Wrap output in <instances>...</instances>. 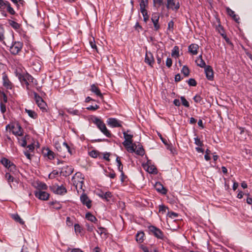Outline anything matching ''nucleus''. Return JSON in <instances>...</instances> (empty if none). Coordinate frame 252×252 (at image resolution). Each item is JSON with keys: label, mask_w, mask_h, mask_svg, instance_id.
Listing matches in <instances>:
<instances>
[{"label": "nucleus", "mask_w": 252, "mask_h": 252, "mask_svg": "<svg viewBox=\"0 0 252 252\" xmlns=\"http://www.w3.org/2000/svg\"><path fill=\"white\" fill-rule=\"evenodd\" d=\"M149 229L157 238L162 239L163 238V234L162 232L157 227L151 225L149 227Z\"/></svg>", "instance_id": "8"}, {"label": "nucleus", "mask_w": 252, "mask_h": 252, "mask_svg": "<svg viewBox=\"0 0 252 252\" xmlns=\"http://www.w3.org/2000/svg\"><path fill=\"white\" fill-rule=\"evenodd\" d=\"M97 232L102 238H106L107 237V230L105 228L98 226Z\"/></svg>", "instance_id": "20"}, {"label": "nucleus", "mask_w": 252, "mask_h": 252, "mask_svg": "<svg viewBox=\"0 0 252 252\" xmlns=\"http://www.w3.org/2000/svg\"><path fill=\"white\" fill-rule=\"evenodd\" d=\"M47 189V186L44 183L38 182L37 183V190H46Z\"/></svg>", "instance_id": "26"}, {"label": "nucleus", "mask_w": 252, "mask_h": 252, "mask_svg": "<svg viewBox=\"0 0 252 252\" xmlns=\"http://www.w3.org/2000/svg\"><path fill=\"white\" fill-rule=\"evenodd\" d=\"M47 153H45V155L48 157L49 159H53L54 158L55 154L52 151L47 149Z\"/></svg>", "instance_id": "34"}, {"label": "nucleus", "mask_w": 252, "mask_h": 252, "mask_svg": "<svg viewBox=\"0 0 252 252\" xmlns=\"http://www.w3.org/2000/svg\"><path fill=\"white\" fill-rule=\"evenodd\" d=\"M52 191L57 194L63 195L67 192L66 188L63 185L62 186H53L51 188Z\"/></svg>", "instance_id": "10"}, {"label": "nucleus", "mask_w": 252, "mask_h": 252, "mask_svg": "<svg viewBox=\"0 0 252 252\" xmlns=\"http://www.w3.org/2000/svg\"><path fill=\"white\" fill-rule=\"evenodd\" d=\"M181 71L185 76H188L189 75V68L187 66L184 65Z\"/></svg>", "instance_id": "42"}, {"label": "nucleus", "mask_w": 252, "mask_h": 252, "mask_svg": "<svg viewBox=\"0 0 252 252\" xmlns=\"http://www.w3.org/2000/svg\"><path fill=\"white\" fill-rule=\"evenodd\" d=\"M181 99L182 101V104L184 106H185L187 107H189V102L186 100V99L185 98V97L182 96L181 97Z\"/></svg>", "instance_id": "50"}, {"label": "nucleus", "mask_w": 252, "mask_h": 252, "mask_svg": "<svg viewBox=\"0 0 252 252\" xmlns=\"http://www.w3.org/2000/svg\"><path fill=\"white\" fill-rule=\"evenodd\" d=\"M25 111L32 118L36 119L37 118V114L34 111L25 109Z\"/></svg>", "instance_id": "29"}, {"label": "nucleus", "mask_w": 252, "mask_h": 252, "mask_svg": "<svg viewBox=\"0 0 252 252\" xmlns=\"http://www.w3.org/2000/svg\"><path fill=\"white\" fill-rule=\"evenodd\" d=\"M12 217L16 221L18 222L21 224L23 225L24 224V221L17 214H13Z\"/></svg>", "instance_id": "27"}, {"label": "nucleus", "mask_w": 252, "mask_h": 252, "mask_svg": "<svg viewBox=\"0 0 252 252\" xmlns=\"http://www.w3.org/2000/svg\"><path fill=\"white\" fill-rule=\"evenodd\" d=\"M199 46L195 43L190 44L188 48L189 52L193 55H196L198 53Z\"/></svg>", "instance_id": "18"}, {"label": "nucleus", "mask_w": 252, "mask_h": 252, "mask_svg": "<svg viewBox=\"0 0 252 252\" xmlns=\"http://www.w3.org/2000/svg\"><path fill=\"white\" fill-rule=\"evenodd\" d=\"M84 177L80 172H77L72 178L73 185L75 187L77 192H79V189L82 190L84 192L85 189H83L84 185Z\"/></svg>", "instance_id": "1"}, {"label": "nucleus", "mask_w": 252, "mask_h": 252, "mask_svg": "<svg viewBox=\"0 0 252 252\" xmlns=\"http://www.w3.org/2000/svg\"><path fill=\"white\" fill-rule=\"evenodd\" d=\"M3 138H4V140L6 144L9 143L11 145H12L13 144V141L9 136L7 135H4Z\"/></svg>", "instance_id": "45"}, {"label": "nucleus", "mask_w": 252, "mask_h": 252, "mask_svg": "<svg viewBox=\"0 0 252 252\" xmlns=\"http://www.w3.org/2000/svg\"><path fill=\"white\" fill-rule=\"evenodd\" d=\"M148 0H141L140 2V11L145 10L146 7L148 5Z\"/></svg>", "instance_id": "30"}, {"label": "nucleus", "mask_w": 252, "mask_h": 252, "mask_svg": "<svg viewBox=\"0 0 252 252\" xmlns=\"http://www.w3.org/2000/svg\"><path fill=\"white\" fill-rule=\"evenodd\" d=\"M0 106V111H1V113H4L6 111L5 105L2 102H1Z\"/></svg>", "instance_id": "63"}, {"label": "nucleus", "mask_w": 252, "mask_h": 252, "mask_svg": "<svg viewBox=\"0 0 252 252\" xmlns=\"http://www.w3.org/2000/svg\"><path fill=\"white\" fill-rule=\"evenodd\" d=\"M171 55L175 57H178L179 56V50L178 46H175L174 47L172 50Z\"/></svg>", "instance_id": "31"}, {"label": "nucleus", "mask_w": 252, "mask_h": 252, "mask_svg": "<svg viewBox=\"0 0 252 252\" xmlns=\"http://www.w3.org/2000/svg\"><path fill=\"white\" fill-rule=\"evenodd\" d=\"M86 218L89 221L96 223L97 220L95 217L91 213L88 212L86 214Z\"/></svg>", "instance_id": "23"}, {"label": "nucleus", "mask_w": 252, "mask_h": 252, "mask_svg": "<svg viewBox=\"0 0 252 252\" xmlns=\"http://www.w3.org/2000/svg\"><path fill=\"white\" fill-rule=\"evenodd\" d=\"M127 150L128 152L130 153H134L135 151V149L137 148L136 145L135 143L131 144L130 145H128L126 146H124Z\"/></svg>", "instance_id": "25"}, {"label": "nucleus", "mask_w": 252, "mask_h": 252, "mask_svg": "<svg viewBox=\"0 0 252 252\" xmlns=\"http://www.w3.org/2000/svg\"><path fill=\"white\" fill-rule=\"evenodd\" d=\"M129 132H130V130H127L126 131L125 130H123V131L124 137L125 138V141L123 142V145H124V146H126L128 145L132 144V138L133 137V134H128V133Z\"/></svg>", "instance_id": "7"}, {"label": "nucleus", "mask_w": 252, "mask_h": 252, "mask_svg": "<svg viewBox=\"0 0 252 252\" xmlns=\"http://www.w3.org/2000/svg\"><path fill=\"white\" fill-rule=\"evenodd\" d=\"M74 230L76 234L80 233L82 232V228L79 224H74Z\"/></svg>", "instance_id": "44"}, {"label": "nucleus", "mask_w": 252, "mask_h": 252, "mask_svg": "<svg viewBox=\"0 0 252 252\" xmlns=\"http://www.w3.org/2000/svg\"><path fill=\"white\" fill-rule=\"evenodd\" d=\"M144 233L143 231H139L136 235V241L139 243H141L144 241Z\"/></svg>", "instance_id": "22"}, {"label": "nucleus", "mask_w": 252, "mask_h": 252, "mask_svg": "<svg viewBox=\"0 0 252 252\" xmlns=\"http://www.w3.org/2000/svg\"><path fill=\"white\" fill-rule=\"evenodd\" d=\"M67 112L73 115H79V111L77 109H73V108H69L67 110Z\"/></svg>", "instance_id": "38"}, {"label": "nucleus", "mask_w": 252, "mask_h": 252, "mask_svg": "<svg viewBox=\"0 0 252 252\" xmlns=\"http://www.w3.org/2000/svg\"><path fill=\"white\" fill-rule=\"evenodd\" d=\"M159 16L157 13H154L152 14L151 20L153 21H159Z\"/></svg>", "instance_id": "52"}, {"label": "nucleus", "mask_w": 252, "mask_h": 252, "mask_svg": "<svg viewBox=\"0 0 252 252\" xmlns=\"http://www.w3.org/2000/svg\"><path fill=\"white\" fill-rule=\"evenodd\" d=\"M193 100L196 103H200L202 100V98L200 95H196L194 96Z\"/></svg>", "instance_id": "59"}, {"label": "nucleus", "mask_w": 252, "mask_h": 252, "mask_svg": "<svg viewBox=\"0 0 252 252\" xmlns=\"http://www.w3.org/2000/svg\"><path fill=\"white\" fill-rule=\"evenodd\" d=\"M25 73L26 75L27 80L28 82V83L29 82L34 83V79L33 78V77L32 75H31L30 74L28 73L27 72H26Z\"/></svg>", "instance_id": "47"}, {"label": "nucleus", "mask_w": 252, "mask_h": 252, "mask_svg": "<svg viewBox=\"0 0 252 252\" xmlns=\"http://www.w3.org/2000/svg\"><path fill=\"white\" fill-rule=\"evenodd\" d=\"M205 73L207 78L209 80H213L214 78V72L212 67L207 65L205 67Z\"/></svg>", "instance_id": "15"}, {"label": "nucleus", "mask_w": 252, "mask_h": 252, "mask_svg": "<svg viewBox=\"0 0 252 252\" xmlns=\"http://www.w3.org/2000/svg\"><path fill=\"white\" fill-rule=\"evenodd\" d=\"M195 62L197 65L200 66V67L205 68L206 66L205 62L202 59V57L201 55L199 56V57L196 60Z\"/></svg>", "instance_id": "21"}, {"label": "nucleus", "mask_w": 252, "mask_h": 252, "mask_svg": "<svg viewBox=\"0 0 252 252\" xmlns=\"http://www.w3.org/2000/svg\"><path fill=\"white\" fill-rule=\"evenodd\" d=\"M194 143L196 145H197L199 147H202L203 146L202 141H201L200 140V139L198 137L194 138Z\"/></svg>", "instance_id": "48"}, {"label": "nucleus", "mask_w": 252, "mask_h": 252, "mask_svg": "<svg viewBox=\"0 0 252 252\" xmlns=\"http://www.w3.org/2000/svg\"><path fill=\"white\" fill-rule=\"evenodd\" d=\"M167 209L168 208L164 205H160L159 206V212H161L162 214H163L165 213Z\"/></svg>", "instance_id": "55"}, {"label": "nucleus", "mask_w": 252, "mask_h": 252, "mask_svg": "<svg viewBox=\"0 0 252 252\" xmlns=\"http://www.w3.org/2000/svg\"><path fill=\"white\" fill-rule=\"evenodd\" d=\"M152 22L154 24L155 31H158L160 28V25L158 24V21H153Z\"/></svg>", "instance_id": "53"}, {"label": "nucleus", "mask_w": 252, "mask_h": 252, "mask_svg": "<svg viewBox=\"0 0 252 252\" xmlns=\"http://www.w3.org/2000/svg\"><path fill=\"white\" fill-rule=\"evenodd\" d=\"M188 84L190 86H196L197 83L195 79L190 78L188 80Z\"/></svg>", "instance_id": "51"}, {"label": "nucleus", "mask_w": 252, "mask_h": 252, "mask_svg": "<svg viewBox=\"0 0 252 252\" xmlns=\"http://www.w3.org/2000/svg\"><path fill=\"white\" fill-rule=\"evenodd\" d=\"M67 170L65 171L66 174L65 175H69L73 172V169L71 167L67 166L66 167Z\"/></svg>", "instance_id": "60"}, {"label": "nucleus", "mask_w": 252, "mask_h": 252, "mask_svg": "<svg viewBox=\"0 0 252 252\" xmlns=\"http://www.w3.org/2000/svg\"><path fill=\"white\" fill-rule=\"evenodd\" d=\"M145 62L148 64L150 66H153L155 61L153 54L151 52H148L147 51H146L145 58Z\"/></svg>", "instance_id": "14"}, {"label": "nucleus", "mask_w": 252, "mask_h": 252, "mask_svg": "<svg viewBox=\"0 0 252 252\" xmlns=\"http://www.w3.org/2000/svg\"><path fill=\"white\" fill-rule=\"evenodd\" d=\"M93 122L106 136L107 137L111 136V133L107 129L105 124L100 119L95 117L93 119Z\"/></svg>", "instance_id": "2"}, {"label": "nucleus", "mask_w": 252, "mask_h": 252, "mask_svg": "<svg viewBox=\"0 0 252 252\" xmlns=\"http://www.w3.org/2000/svg\"><path fill=\"white\" fill-rule=\"evenodd\" d=\"M10 130L12 131V133L15 135H22V128L18 124L16 125V126H11L10 127Z\"/></svg>", "instance_id": "16"}, {"label": "nucleus", "mask_w": 252, "mask_h": 252, "mask_svg": "<svg viewBox=\"0 0 252 252\" xmlns=\"http://www.w3.org/2000/svg\"><path fill=\"white\" fill-rule=\"evenodd\" d=\"M4 40V35H3V29L2 28L0 27V41H3V43L6 45V43L3 41Z\"/></svg>", "instance_id": "54"}, {"label": "nucleus", "mask_w": 252, "mask_h": 252, "mask_svg": "<svg viewBox=\"0 0 252 252\" xmlns=\"http://www.w3.org/2000/svg\"><path fill=\"white\" fill-rule=\"evenodd\" d=\"M5 178L9 183L11 182H13L14 181V177L12 175L8 172H6L5 174Z\"/></svg>", "instance_id": "41"}, {"label": "nucleus", "mask_w": 252, "mask_h": 252, "mask_svg": "<svg viewBox=\"0 0 252 252\" xmlns=\"http://www.w3.org/2000/svg\"><path fill=\"white\" fill-rule=\"evenodd\" d=\"M99 155V153L95 150H93L89 153V155L94 158H96Z\"/></svg>", "instance_id": "49"}, {"label": "nucleus", "mask_w": 252, "mask_h": 252, "mask_svg": "<svg viewBox=\"0 0 252 252\" xmlns=\"http://www.w3.org/2000/svg\"><path fill=\"white\" fill-rule=\"evenodd\" d=\"M174 27V22L173 21H170L168 24V30L173 31Z\"/></svg>", "instance_id": "58"}, {"label": "nucleus", "mask_w": 252, "mask_h": 252, "mask_svg": "<svg viewBox=\"0 0 252 252\" xmlns=\"http://www.w3.org/2000/svg\"><path fill=\"white\" fill-rule=\"evenodd\" d=\"M68 252H84L81 249L78 248L69 249L68 250Z\"/></svg>", "instance_id": "64"}, {"label": "nucleus", "mask_w": 252, "mask_h": 252, "mask_svg": "<svg viewBox=\"0 0 252 252\" xmlns=\"http://www.w3.org/2000/svg\"><path fill=\"white\" fill-rule=\"evenodd\" d=\"M80 199L83 205L86 206L88 209H90L92 207V201L85 192L81 194Z\"/></svg>", "instance_id": "5"}, {"label": "nucleus", "mask_w": 252, "mask_h": 252, "mask_svg": "<svg viewBox=\"0 0 252 252\" xmlns=\"http://www.w3.org/2000/svg\"><path fill=\"white\" fill-rule=\"evenodd\" d=\"M7 169L10 170V172H14L16 170V166L13 163L9 165Z\"/></svg>", "instance_id": "62"}, {"label": "nucleus", "mask_w": 252, "mask_h": 252, "mask_svg": "<svg viewBox=\"0 0 252 252\" xmlns=\"http://www.w3.org/2000/svg\"><path fill=\"white\" fill-rule=\"evenodd\" d=\"M154 6L159 7L164 6V0H153Z\"/></svg>", "instance_id": "32"}, {"label": "nucleus", "mask_w": 252, "mask_h": 252, "mask_svg": "<svg viewBox=\"0 0 252 252\" xmlns=\"http://www.w3.org/2000/svg\"><path fill=\"white\" fill-rule=\"evenodd\" d=\"M6 7L7 11L11 15H14L15 12L14 9L11 6L10 3L6 0H0V8H3Z\"/></svg>", "instance_id": "9"}, {"label": "nucleus", "mask_w": 252, "mask_h": 252, "mask_svg": "<svg viewBox=\"0 0 252 252\" xmlns=\"http://www.w3.org/2000/svg\"><path fill=\"white\" fill-rule=\"evenodd\" d=\"M99 108V106L95 104V105L93 106V105H91L88 107H87V109L88 110H93V111H94V110H95L96 109H97L98 108Z\"/></svg>", "instance_id": "56"}, {"label": "nucleus", "mask_w": 252, "mask_h": 252, "mask_svg": "<svg viewBox=\"0 0 252 252\" xmlns=\"http://www.w3.org/2000/svg\"><path fill=\"white\" fill-rule=\"evenodd\" d=\"M86 226L88 231L92 232L94 230V226L93 225H90L89 223H86Z\"/></svg>", "instance_id": "61"}, {"label": "nucleus", "mask_w": 252, "mask_h": 252, "mask_svg": "<svg viewBox=\"0 0 252 252\" xmlns=\"http://www.w3.org/2000/svg\"><path fill=\"white\" fill-rule=\"evenodd\" d=\"M165 5L167 9L174 11H178L180 6L179 0H166Z\"/></svg>", "instance_id": "4"}, {"label": "nucleus", "mask_w": 252, "mask_h": 252, "mask_svg": "<svg viewBox=\"0 0 252 252\" xmlns=\"http://www.w3.org/2000/svg\"><path fill=\"white\" fill-rule=\"evenodd\" d=\"M1 163L6 168H8L12 162L5 158H3L1 159Z\"/></svg>", "instance_id": "28"}, {"label": "nucleus", "mask_w": 252, "mask_h": 252, "mask_svg": "<svg viewBox=\"0 0 252 252\" xmlns=\"http://www.w3.org/2000/svg\"><path fill=\"white\" fill-rule=\"evenodd\" d=\"M7 46L9 47V51L12 55L18 54L23 47V43L20 41H13L11 43H6Z\"/></svg>", "instance_id": "3"}, {"label": "nucleus", "mask_w": 252, "mask_h": 252, "mask_svg": "<svg viewBox=\"0 0 252 252\" xmlns=\"http://www.w3.org/2000/svg\"><path fill=\"white\" fill-rule=\"evenodd\" d=\"M134 153L139 156H143L144 154V150L142 147H139L137 149H135Z\"/></svg>", "instance_id": "40"}, {"label": "nucleus", "mask_w": 252, "mask_h": 252, "mask_svg": "<svg viewBox=\"0 0 252 252\" xmlns=\"http://www.w3.org/2000/svg\"><path fill=\"white\" fill-rule=\"evenodd\" d=\"M141 12L143 16L144 21L145 23H147L148 20H149V16L148 14L147 10H143L141 11Z\"/></svg>", "instance_id": "35"}, {"label": "nucleus", "mask_w": 252, "mask_h": 252, "mask_svg": "<svg viewBox=\"0 0 252 252\" xmlns=\"http://www.w3.org/2000/svg\"><path fill=\"white\" fill-rule=\"evenodd\" d=\"M2 80L3 85L7 89H11L12 88V84L11 82L9 80L7 76L5 73L2 74Z\"/></svg>", "instance_id": "17"}, {"label": "nucleus", "mask_w": 252, "mask_h": 252, "mask_svg": "<svg viewBox=\"0 0 252 252\" xmlns=\"http://www.w3.org/2000/svg\"><path fill=\"white\" fill-rule=\"evenodd\" d=\"M91 91L94 93L97 96H99L101 99H103V94L101 93L99 88L95 85L93 84L91 86Z\"/></svg>", "instance_id": "19"}, {"label": "nucleus", "mask_w": 252, "mask_h": 252, "mask_svg": "<svg viewBox=\"0 0 252 252\" xmlns=\"http://www.w3.org/2000/svg\"><path fill=\"white\" fill-rule=\"evenodd\" d=\"M63 150L64 151H67L70 154H72L71 150L69 146L68 145V144L66 142L63 143Z\"/></svg>", "instance_id": "43"}, {"label": "nucleus", "mask_w": 252, "mask_h": 252, "mask_svg": "<svg viewBox=\"0 0 252 252\" xmlns=\"http://www.w3.org/2000/svg\"><path fill=\"white\" fill-rule=\"evenodd\" d=\"M18 142L22 147H25L27 145V141L25 138H22L21 139H18Z\"/></svg>", "instance_id": "46"}, {"label": "nucleus", "mask_w": 252, "mask_h": 252, "mask_svg": "<svg viewBox=\"0 0 252 252\" xmlns=\"http://www.w3.org/2000/svg\"><path fill=\"white\" fill-rule=\"evenodd\" d=\"M99 196L101 197L102 199H105L106 201H109V199L112 197V195L111 192L107 191L105 193H102L101 194H99Z\"/></svg>", "instance_id": "24"}, {"label": "nucleus", "mask_w": 252, "mask_h": 252, "mask_svg": "<svg viewBox=\"0 0 252 252\" xmlns=\"http://www.w3.org/2000/svg\"><path fill=\"white\" fill-rule=\"evenodd\" d=\"M16 76L18 77L22 85L23 86L25 85L26 86L27 90H30L29 83H28V82L27 80L26 73H18L17 72V71H16Z\"/></svg>", "instance_id": "11"}, {"label": "nucleus", "mask_w": 252, "mask_h": 252, "mask_svg": "<svg viewBox=\"0 0 252 252\" xmlns=\"http://www.w3.org/2000/svg\"><path fill=\"white\" fill-rule=\"evenodd\" d=\"M226 10H227V13L230 16L232 17L234 20H235V21H237V18H236L237 16H236V14H235L234 11H233L232 10H231L229 8H227Z\"/></svg>", "instance_id": "37"}, {"label": "nucleus", "mask_w": 252, "mask_h": 252, "mask_svg": "<svg viewBox=\"0 0 252 252\" xmlns=\"http://www.w3.org/2000/svg\"><path fill=\"white\" fill-rule=\"evenodd\" d=\"M34 195L36 197L40 200H47L48 199L49 194L47 192L43 190H36L34 192Z\"/></svg>", "instance_id": "12"}, {"label": "nucleus", "mask_w": 252, "mask_h": 252, "mask_svg": "<svg viewBox=\"0 0 252 252\" xmlns=\"http://www.w3.org/2000/svg\"><path fill=\"white\" fill-rule=\"evenodd\" d=\"M172 64V61L171 58H167L166 61V65L168 67H170Z\"/></svg>", "instance_id": "57"}, {"label": "nucleus", "mask_w": 252, "mask_h": 252, "mask_svg": "<svg viewBox=\"0 0 252 252\" xmlns=\"http://www.w3.org/2000/svg\"><path fill=\"white\" fill-rule=\"evenodd\" d=\"M34 99L36 103L42 111L46 110V103L36 93H34Z\"/></svg>", "instance_id": "6"}, {"label": "nucleus", "mask_w": 252, "mask_h": 252, "mask_svg": "<svg viewBox=\"0 0 252 252\" xmlns=\"http://www.w3.org/2000/svg\"><path fill=\"white\" fill-rule=\"evenodd\" d=\"M107 123L108 125L112 127H122V122L116 118H110L108 119Z\"/></svg>", "instance_id": "13"}, {"label": "nucleus", "mask_w": 252, "mask_h": 252, "mask_svg": "<svg viewBox=\"0 0 252 252\" xmlns=\"http://www.w3.org/2000/svg\"><path fill=\"white\" fill-rule=\"evenodd\" d=\"M9 24L13 29L15 30H18L20 28V25L14 21L9 20Z\"/></svg>", "instance_id": "33"}, {"label": "nucleus", "mask_w": 252, "mask_h": 252, "mask_svg": "<svg viewBox=\"0 0 252 252\" xmlns=\"http://www.w3.org/2000/svg\"><path fill=\"white\" fill-rule=\"evenodd\" d=\"M116 161L117 163L118 170L119 171H122V170H123V166L119 157H117Z\"/></svg>", "instance_id": "36"}, {"label": "nucleus", "mask_w": 252, "mask_h": 252, "mask_svg": "<svg viewBox=\"0 0 252 252\" xmlns=\"http://www.w3.org/2000/svg\"><path fill=\"white\" fill-rule=\"evenodd\" d=\"M147 171L150 173L157 174V169L154 166H148Z\"/></svg>", "instance_id": "39"}]
</instances>
